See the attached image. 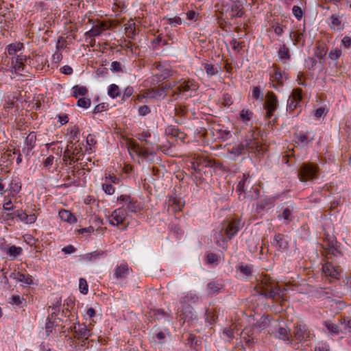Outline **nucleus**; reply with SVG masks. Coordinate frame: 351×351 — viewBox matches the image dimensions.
<instances>
[{
	"mask_svg": "<svg viewBox=\"0 0 351 351\" xmlns=\"http://www.w3.org/2000/svg\"><path fill=\"white\" fill-rule=\"evenodd\" d=\"M243 7L238 2H234L231 7V17H241L244 12L243 11Z\"/></svg>",
	"mask_w": 351,
	"mask_h": 351,
	"instance_id": "obj_30",
	"label": "nucleus"
},
{
	"mask_svg": "<svg viewBox=\"0 0 351 351\" xmlns=\"http://www.w3.org/2000/svg\"><path fill=\"white\" fill-rule=\"evenodd\" d=\"M29 62L28 58L23 55H18L16 58L12 59V66L16 74L23 75L25 64Z\"/></svg>",
	"mask_w": 351,
	"mask_h": 351,
	"instance_id": "obj_13",
	"label": "nucleus"
},
{
	"mask_svg": "<svg viewBox=\"0 0 351 351\" xmlns=\"http://www.w3.org/2000/svg\"><path fill=\"white\" fill-rule=\"evenodd\" d=\"M125 219L126 213L125 212V208H120L112 212L110 222L114 226H119L121 224H125Z\"/></svg>",
	"mask_w": 351,
	"mask_h": 351,
	"instance_id": "obj_17",
	"label": "nucleus"
},
{
	"mask_svg": "<svg viewBox=\"0 0 351 351\" xmlns=\"http://www.w3.org/2000/svg\"><path fill=\"white\" fill-rule=\"evenodd\" d=\"M90 105V100L88 98H80L77 101V106L83 108H88Z\"/></svg>",
	"mask_w": 351,
	"mask_h": 351,
	"instance_id": "obj_55",
	"label": "nucleus"
},
{
	"mask_svg": "<svg viewBox=\"0 0 351 351\" xmlns=\"http://www.w3.org/2000/svg\"><path fill=\"white\" fill-rule=\"evenodd\" d=\"M125 32L126 36L130 38H134L137 34L136 25L132 20L129 21L125 25Z\"/></svg>",
	"mask_w": 351,
	"mask_h": 351,
	"instance_id": "obj_26",
	"label": "nucleus"
},
{
	"mask_svg": "<svg viewBox=\"0 0 351 351\" xmlns=\"http://www.w3.org/2000/svg\"><path fill=\"white\" fill-rule=\"evenodd\" d=\"M150 136L151 134L149 131H144L142 133L138 134L137 138L138 140L144 141L145 144L148 145L149 143L146 138Z\"/></svg>",
	"mask_w": 351,
	"mask_h": 351,
	"instance_id": "obj_64",
	"label": "nucleus"
},
{
	"mask_svg": "<svg viewBox=\"0 0 351 351\" xmlns=\"http://www.w3.org/2000/svg\"><path fill=\"white\" fill-rule=\"evenodd\" d=\"M36 142V134L35 132H30L25 138V145L22 149L23 154L29 157L32 154V151L34 148Z\"/></svg>",
	"mask_w": 351,
	"mask_h": 351,
	"instance_id": "obj_14",
	"label": "nucleus"
},
{
	"mask_svg": "<svg viewBox=\"0 0 351 351\" xmlns=\"http://www.w3.org/2000/svg\"><path fill=\"white\" fill-rule=\"evenodd\" d=\"M129 149L135 152L138 156H142L145 158H148L149 152L147 149L139 145L136 142H130L129 145Z\"/></svg>",
	"mask_w": 351,
	"mask_h": 351,
	"instance_id": "obj_19",
	"label": "nucleus"
},
{
	"mask_svg": "<svg viewBox=\"0 0 351 351\" xmlns=\"http://www.w3.org/2000/svg\"><path fill=\"white\" fill-rule=\"evenodd\" d=\"M252 115V112L249 110L243 109L240 112V118L244 121H250Z\"/></svg>",
	"mask_w": 351,
	"mask_h": 351,
	"instance_id": "obj_56",
	"label": "nucleus"
},
{
	"mask_svg": "<svg viewBox=\"0 0 351 351\" xmlns=\"http://www.w3.org/2000/svg\"><path fill=\"white\" fill-rule=\"evenodd\" d=\"M245 149H247L245 143L241 142L233 146L230 149H228V152L234 156H239L244 154Z\"/></svg>",
	"mask_w": 351,
	"mask_h": 351,
	"instance_id": "obj_27",
	"label": "nucleus"
},
{
	"mask_svg": "<svg viewBox=\"0 0 351 351\" xmlns=\"http://www.w3.org/2000/svg\"><path fill=\"white\" fill-rule=\"evenodd\" d=\"M273 69L274 73L270 75L271 80L272 82H276L278 85L282 86L283 84V76L280 68L277 65L274 64L273 66Z\"/></svg>",
	"mask_w": 351,
	"mask_h": 351,
	"instance_id": "obj_28",
	"label": "nucleus"
},
{
	"mask_svg": "<svg viewBox=\"0 0 351 351\" xmlns=\"http://www.w3.org/2000/svg\"><path fill=\"white\" fill-rule=\"evenodd\" d=\"M150 317L156 321L162 317H169V315L162 309H154L150 311Z\"/></svg>",
	"mask_w": 351,
	"mask_h": 351,
	"instance_id": "obj_35",
	"label": "nucleus"
},
{
	"mask_svg": "<svg viewBox=\"0 0 351 351\" xmlns=\"http://www.w3.org/2000/svg\"><path fill=\"white\" fill-rule=\"evenodd\" d=\"M269 324V319L267 317H261L260 320L256 323V326L260 329H265Z\"/></svg>",
	"mask_w": 351,
	"mask_h": 351,
	"instance_id": "obj_52",
	"label": "nucleus"
},
{
	"mask_svg": "<svg viewBox=\"0 0 351 351\" xmlns=\"http://www.w3.org/2000/svg\"><path fill=\"white\" fill-rule=\"evenodd\" d=\"M204 68L208 75L213 76L218 73V70L212 64L204 63Z\"/></svg>",
	"mask_w": 351,
	"mask_h": 351,
	"instance_id": "obj_49",
	"label": "nucleus"
},
{
	"mask_svg": "<svg viewBox=\"0 0 351 351\" xmlns=\"http://www.w3.org/2000/svg\"><path fill=\"white\" fill-rule=\"evenodd\" d=\"M239 229V220L231 219L223 221L220 230L214 235L215 243L223 250H226L228 240H230Z\"/></svg>",
	"mask_w": 351,
	"mask_h": 351,
	"instance_id": "obj_2",
	"label": "nucleus"
},
{
	"mask_svg": "<svg viewBox=\"0 0 351 351\" xmlns=\"http://www.w3.org/2000/svg\"><path fill=\"white\" fill-rule=\"evenodd\" d=\"M232 48L237 52H239L242 48V43L237 41L236 39H233L230 42Z\"/></svg>",
	"mask_w": 351,
	"mask_h": 351,
	"instance_id": "obj_63",
	"label": "nucleus"
},
{
	"mask_svg": "<svg viewBox=\"0 0 351 351\" xmlns=\"http://www.w3.org/2000/svg\"><path fill=\"white\" fill-rule=\"evenodd\" d=\"M324 242L323 249L328 252V254L337 256V254H340L339 250L336 247L337 240L335 237L326 235Z\"/></svg>",
	"mask_w": 351,
	"mask_h": 351,
	"instance_id": "obj_12",
	"label": "nucleus"
},
{
	"mask_svg": "<svg viewBox=\"0 0 351 351\" xmlns=\"http://www.w3.org/2000/svg\"><path fill=\"white\" fill-rule=\"evenodd\" d=\"M217 162L215 161L207 159L206 158H197L195 162L191 163V174H193L195 179L201 180L202 171L203 167H213V165H216Z\"/></svg>",
	"mask_w": 351,
	"mask_h": 351,
	"instance_id": "obj_7",
	"label": "nucleus"
},
{
	"mask_svg": "<svg viewBox=\"0 0 351 351\" xmlns=\"http://www.w3.org/2000/svg\"><path fill=\"white\" fill-rule=\"evenodd\" d=\"M83 155L80 145L70 141L64 152L62 160L66 164L71 165L77 162Z\"/></svg>",
	"mask_w": 351,
	"mask_h": 351,
	"instance_id": "obj_3",
	"label": "nucleus"
},
{
	"mask_svg": "<svg viewBox=\"0 0 351 351\" xmlns=\"http://www.w3.org/2000/svg\"><path fill=\"white\" fill-rule=\"evenodd\" d=\"M59 216L62 220L70 223H74L77 221L76 217L70 211L66 210L60 211Z\"/></svg>",
	"mask_w": 351,
	"mask_h": 351,
	"instance_id": "obj_32",
	"label": "nucleus"
},
{
	"mask_svg": "<svg viewBox=\"0 0 351 351\" xmlns=\"http://www.w3.org/2000/svg\"><path fill=\"white\" fill-rule=\"evenodd\" d=\"M102 189L108 195H112L114 193V188L108 179L105 178V182L102 184Z\"/></svg>",
	"mask_w": 351,
	"mask_h": 351,
	"instance_id": "obj_47",
	"label": "nucleus"
},
{
	"mask_svg": "<svg viewBox=\"0 0 351 351\" xmlns=\"http://www.w3.org/2000/svg\"><path fill=\"white\" fill-rule=\"evenodd\" d=\"M276 337L284 341H288L289 343H293V339L290 332V330L285 327H279L277 331Z\"/></svg>",
	"mask_w": 351,
	"mask_h": 351,
	"instance_id": "obj_25",
	"label": "nucleus"
},
{
	"mask_svg": "<svg viewBox=\"0 0 351 351\" xmlns=\"http://www.w3.org/2000/svg\"><path fill=\"white\" fill-rule=\"evenodd\" d=\"M293 14L297 19L300 20L303 16V11L300 6L294 5L293 7Z\"/></svg>",
	"mask_w": 351,
	"mask_h": 351,
	"instance_id": "obj_59",
	"label": "nucleus"
},
{
	"mask_svg": "<svg viewBox=\"0 0 351 351\" xmlns=\"http://www.w3.org/2000/svg\"><path fill=\"white\" fill-rule=\"evenodd\" d=\"M79 289L82 294H87L88 291V285L84 278H80L79 280Z\"/></svg>",
	"mask_w": 351,
	"mask_h": 351,
	"instance_id": "obj_50",
	"label": "nucleus"
},
{
	"mask_svg": "<svg viewBox=\"0 0 351 351\" xmlns=\"http://www.w3.org/2000/svg\"><path fill=\"white\" fill-rule=\"evenodd\" d=\"M23 48V44L21 43H14L7 46V51L9 56H15L18 51Z\"/></svg>",
	"mask_w": 351,
	"mask_h": 351,
	"instance_id": "obj_33",
	"label": "nucleus"
},
{
	"mask_svg": "<svg viewBox=\"0 0 351 351\" xmlns=\"http://www.w3.org/2000/svg\"><path fill=\"white\" fill-rule=\"evenodd\" d=\"M169 205L174 211H180L184 206V202L176 197H170L169 200Z\"/></svg>",
	"mask_w": 351,
	"mask_h": 351,
	"instance_id": "obj_34",
	"label": "nucleus"
},
{
	"mask_svg": "<svg viewBox=\"0 0 351 351\" xmlns=\"http://www.w3.org/2000/svg\"><path fill=\"white\" fill-rule=\"evenodd\" d=\"M278 56L282 60H289L290 58L289 50L283 45L278 51Z\"/></svg>",
	"mask_w": 351,
	"mask_h": 351,
	"instance_id": "obj_45",
	"label": "nucleus"
},
{
	"mask_svg": "<svg viewBox=\"0 0 351 351\" xmlns=\"http://www.w3.org/2000/svg\"><path fill=\"white\" fill-rule=\"evenodd\" d=\"M108 93L112 98H115L121 95V91L117 85L111 84L108 88Z\"/></svg>",
	"mask_w": 351,
	"mask_h": 351,
	"instance_id": "obj_43",
	"label": "nucleus"
},
{
	"mask_svg": "<svg viewBox=\"0 0 351 351\" xmlns=\"http://www.w3.org/2000/svg\"><path fill=\"white\" fill-rule=\"evenodd\" d=\"M118 201L123 202V207L125 211L128 210L130 213H137L140 210V206L136 201H134L130 196L121 195L118 197Z\"/></svg>",
	"mask_w": 351,
	"mask_h": 351,
	"instance_id": "obj_11",
	"label": "nucleus"
},
{
	"mask_svg": "<svg viewBox=\"0 0 351 351\" xmlns=\"http://www.w3.org/2000/svg\"><path fill=\"white\" fill-rule=\"evenodd\" d=\"M206 261L209 264L217 263L218 262V256L216 254L209 252L206 254Z\"/></svg>",
	"mask_w": 351,
	"mask_h": 351,
	"instance_id": "obj_60",
	"label": "nucleus"
},
{
	"mask_svg": "<svg viewBox=\"0 0 351 351\" xmlns=\"http://www.w3.org/2000/svg\"><path fill=\"white\" fill-rule=\"evenodd\" d=\"M129 274V267L126 264L121 265L114 271V276L117 278H124Z\"/></svg>",
	"mask_w": 351,
	"mask_h": 351,
	"instance_id": "obj_29",
	"label": "nucleus"
},
{
	"mask_svg": "<svg viewBox=\"0 0 351 351\" xmlns=\"http://www.w3.org/2000/svg\"><path fill=\"white\" fill-rule=\"evenodd\" d=\"M22 252L23 250L21 247L15 245H12L8 249V254L14 258L20 255Z\"/></svg>",
	"mask_w": 351,
	"mask_h": 351,
	"instance_id": "obj_42",
	"label": "nucleus"
},
{
	"mask_svg": "<svg viewBox=\"0 0 351 351\" xmlns=\"http://www.w3.org/2000/svg\"><path fill=\"white\" fill-rule=\"evenodd\" d=\"M17 153L18 152L15 149L13 150L8 149L3 153L1 158L3 160V161H10V162H12Z\"/></svg>",
	"mask_w": 351,
	"mask_h": 351,
	"instance_id": "obj_37",
	"label": "nucleus"
},
{
	"mask_svg": "<svg viewBox=\"0 0 351 351\" xmlns=\"http://www.w3.org/2000/svg\"><path fill=\"white\" fill-rule=\"evenodd\" d=\"M206 320L210 324H213L215 323L217 315L216 314V311L214 309H207L206 311Z\"/></svg>",
	"mask_w": 351,
	"mask_h": 351,
	"instance_id": "obj_39",
	"label": "nucleus"
},
{
	"mask_svg": "<svg viewBox=\"0 0 351 351\" xmlns=\"http://www.w3.org/2000/svg\"><path fill=\"white\" fill-rule=\"evenodd\" d=\"M330 20H331V24H332L331 28H332V29L339 28L341 26V21L339 19V16H337L335 14H332L330 16Z\"/></svg>",
	"mask_w": 351,
	"mask_h": 351,
	"instance_id": "obj_57",
	"label": "nucleus"
},
{
	"mask_svg": "<svg viewBox=\"0 0 351 351\" xmlns=\"http://www.w3.org/2000/svg\"><path fill=\"white\" fill-rule=\"evenodd\" d=\"M180 317L182 319H184V322H185L186 320L191 319L193 318L191 307L190 306H187L185 308V311H182Z\"/></svg>",
	"mask_w": 351,
	"mask_h": 351,
	"instance_id": "obj_44",
	"label": "nucleus"
},
{
	"mask_svg": "<svg viewBox=\"0 0 351 351\" xmlns=\"http://www.w3.org/2000/svg\"><path fill=\"white\" fill-rule=\"evenodd\" d=\"M73 96L78 97L79 96H84L86 95L88 90L85 86H75L73 88Z\"/></svg>",
	"mask_w": 351,
	"mask_h": 351,
	"instance_id": "obj_41",
	"label": "nucleus"
},
{
	"mask_svg": "<svg viewBox=\"0 0 351 351\" xmlns=\"http://www.w3.org/2000/svg\"><path fill=\"white\" fill-rule=\"evenodd\" d=\"M302 100L301 95V90L300 89H293L291 93V95L289 97L287 101V110L293 111L298 104V103Z\"/></svg>",
	"mask_w": 351,
	"mask_h": 351,
	"instance_id": "obj_18",
	"label": "nucleus"
},
{
	"mask_svg": "<svg viewBox=\"0 0 351 351\" xmlns=\"http://www.w3.org/2000/svg\"><path fill=\"white\" fill-rule=\"evenodd\" d=\"M273 245L277 247L280 250H286L289 247V243L285 239V235L282 234L275 235Z\"/></svg>",
	"mask_w": 351,
	"mask_h": 351,
	"instance_id": "obj_21",
	"label": "nucleus"
},
{
	"mask_svg": "<svg viewBox=\"0 0 351 351\" xmlns=\"http://www.w3.org/2000/svg\"><path fill=\"white\" fill-rule=\"evenodd\" d=\"M340 322L341 324L345 325V329L351 332V317H343L340 319Z\"/></svg>",
	"mask_w": 351,
	"mask_h": 351,
	"instance_id": "obj_62",
	"label": "nucleus"
},
{
	"mask_svg": "<svg viewBox=\"0 0 351 351\" xmlns=\"http://www.w3.org/2000/svg\"><path fill=\"white\" fill-rule=\"evenodd\" d=\"M29 64L34 66L36 70H43L47 62V59L43 56H36L33 58H28Z\"/></svg>",
	"mask_w": 351,
	"mask_h": 351,
	"instance_id": "obj_20",
	"label": "nucleus"
},
{
	"mask_svg": "<svg viewBox=\"0 0 351 351\" xmlns=\"http://www.w3.org/2000/svg\"><path fill=\"white\" fill-rule=\"evenodd\" d=\"M207 287L210 293H215L221 289V285L215 282H210L208 284Z\"/></svg>",
	"mask_w": 351,
	"mask_h": 351,
	"instance_id": "obj_54",
	"label": "nucleus"
},
{
	"mask_svg": "<svg viewBox=\"0 0 351 351\" xmlns=\"http://www.w3.org/2000/svg\"><path fill=\"white\" fill-rule=\"evenodd\" d=\"M75 176V171L74 170H72L71 171V175H67L64 179L63 180L65 181V183H64L62 186H64V187H69L72 184H75V180L72 178V176Z\"/></svg>",
	"mask_w": 351,
	"mask_h": 351,
	"instance_id": "obj_53",
	"label": "nucleus"
},
{
	"mask_svg": "<svg viewBox=\"0 0 351 351\" xmlns=\"http://www.w3.org/2000/svg\"><path fill=\"white\" fill-rule=\"evenodd\" d=\"M294 45H304L303 34L299 32H293L291 34Z\"/></svg>",
	"mask_w": 351,
	"mask_h": 351,
	"instance_id": "obj_40",
	"label": "nucleus"
},
{
	"mask_svg": "<svg viewBox=\"0 0 351 351\" xmlns=\"http://www.w3.org/2000/svg\"><path fill=\"white\" fill-rule=\"evenodd\" d=\"M2 217L5 220L12 219L15 217H18L21 221H24L26 223H33L36 221V217L35 215H28L25 212L22 210H17L12 213L3 214Z\"/></svg>",
	"mask_w": 351,
	"mask_h": 351,
	"instance_id": "obj_8",
	"label": "nucleus"
},
{
	"mask_svg": "<svg viewBox=\"0 0 351 351\" xmlns=\"http://www.w3.org/2000/svg\"><path fill=\"white\" fill-rule=\"evenodd\" d=\"M104 254L103 252L95 251L91 253L84 254L81 256V259L84 261H91L99 258Z\"/></svg>",
	"mask_w": 351,
	"mask_h": 351,
	"instance_id": "obj_36",
	"label": "nucleus"
},
{
	"mask_svg": "<svg viewBox=\"0 0 351 351\" xmlns=\"http://www.w3.org/2000/svg\"><path fill=\"white\" fill-rule=\"evenodd\" d=\"M322 272L326 276H330L334 279H339L341 269L339 266H334L331 263L326 262L322 266Z\"/></svg>",
	"mask_w": 351,
	"mask_h": 351,
	"instance_id": "obj_15",
	"label": "nucleus"
},
{
	"mask_svg": "<svg viewBox=\"0 0 351 351\" xmlns=\"http://www.w3.org/2000/svg\"><path fill=\"white\" fill-rule=\"evenodd\" d=\"M327 51L328 48L325 44H319L315 47L314 56L319 60H322L326 56Z\"/></svg>",
	"mask_w": 351,
	"mask_h": 351,
	"instance_id": "obj_31",
	"label": "nucleus"
},
{
	"mask_svg": "<svg viewBox=\"0 0 351 351\" xmlns=\"http://www.w3.org/2000/svg\"><path fill=\"white\" fill-rule=\"evenodd\" d=\"M245 143L247 149L250 152L263 154L266 149L265 145L258 139L255 132L253 130H250L245 136Z\"/></svg>",
	"mask_w": 351,
	"mask_h": 351,
	"instance_id": "obj_5",
	"label": "nucleus"
},
{
	"mask_svg": "<svg viewBox=\"0 0 351 351\" xmlns=\"http://www.w3.org/2000/svg\"><path fill=\"white\" fill-rule=\"evenodd\" d=\"M108 28V25L107 23L104 22H100L94 25L87 34H88L90 36H98L103 32V31L107 29Z\"/></svg>",
	"mask_w": 351,
	"mask_h": 351,
	"instance_id": "obj_24",
	"label": "nucleus"
},
{
	"mask_svg": "<svg viewBox=\"0 0 351 351\" xmlns=\"http://www.w3.org/2000/svg\"><path fill=\"white\" fill-rule=\"evenodd\" d=\"M75 337L82 341L87 339L90 335V331L85 324L79 325L77 328L75 327Z\"/></svg>",
	"mask_w": 351,
	"mask_h": 351,
	"instance_id": "obj_22",
	"label": "nucleus"
},
{
	"mask_svg": "<svg viewBox=\"0 0 351 351\" xmlns=\"http://www.w3.org/2000/svg\"><path fill=\"white\" fill-rule=\"evenodd\" d=\"M250 178V173H243L241 180L238 183L237 191L241 193L250 192L253 188V182Z\"/></svg>",
	"mask_w": 351,
	"mask_h": 351,
	"instance_id": "obj_16",
	"label": "nucleus"
},
{
	"mask_svg": "<svg viewBox=\"0 0 351 351\" xmlns=\"http://www.w3.org/2000/svg\"><path fill=\"white\" fill-rule=\"evenodd\" d=\"M254 290L259 295L266 298L271 299L274 302H278L280 300H285L282 290L280 289L278 284L269 276H264L261 277Z\"/></svg>",
	"mask_w": 351,
	"mask_h": 351,
	"instance_id": "obj_1",
	"label": "nucleus"
},
{
	"mask_svg": "<svg viewBox=\"0 0 351 351\" xmlns=\"http://www.w3.org/2000/svg\"><path fill=\"white\" fill-rule=\"evenodd\" d=\"M10 277L19 282L24 283L26 285H31L33 284L32 276L29 274L26 275L20 272H14L11 274Z\"/></svg>",
	"mask_w": 351,
	"mask_h": 351,
	"instance_id": "obj_23",
	"label": "nucleus"
},
{
	"mask_svg": "<svg viewBox=\"0 0 351 351\" xmlns=\"http://www.w3.org/2000/svg\"><path fill=\"white\" fill-rule=\"evenodd\" d=\"M278 99L273 92H268L266 95L265 108L267 110L266 117L270 119L278 107Z\"/></svg>",
	"mask_w": 351,
	"mask_h": 351,
	"instance_id": "obj_9",
	"label": "nucleus"
},
{
	"mask_svg": "<svg viewBox=\"0 0 351 351\" xmlns=\"http://www.w3.org/2000/svg\"><path fill=\"white\" fill-rule=\"evenodd\" d=\"M192 83L190 81L184 82L178 85L176 90H174V93H181L189 91L191 89V86H192Z\"/></svg>",
	"mask_w": 351,
	"mask_h": 351,
	"instance_id": "obj_38",
	"label": "nucleus"
},
{
	"mask_svg": "<svg viewBox=\"0 0 351 351\" xmlns=\"http://www.w3.org/2000/svg\"><path fill=\"white\" fill-rule=\"evenodd\" d=\"M320 298L330 299L334 296V293L330 289L323 288L320 289L319 292Z\"/></svg>",
	"mask_w": 351,
	"mask_h": 351,
	"instance_id": "obj_51",
	"label": "nucleus"
},
{
	"mask_svg": "<svg viewBox=\"0 0 351 351\" xmlns=\"http://www.w3.org/2000/svg\"><path fill=\"white\" fill-rule=\"evenodd\" d=\"M324 324L330 332L336 335L339 333L340 330L339 326L332 322L326 321Z\"/></svg>",
	"mask_w": 351,
	"mask_h": 351,
	"instance_id": "obj_46",
	"label": "nucleus"
},
{
	"mask_svg": "<svg viewBox=\"0 0 351 351\" xmlns=\"http://www.w3.org/2000/svg\"><path fill=\"white\" fill-rule=\"evenodd\" d=\"M167 88L165 86H158L155 88L148 89L142 95L138 96V99L142 101L143 98L156 99L164 98L167 95Z\"/></svg>",
	"mask_w": 351,
	"mask_h": 351,
	"instance_id": "obj_10",
	"label": "nucleus"
},
{
	"mask_svg": "<svg viewBox=\"0 0 351 351\" xmlns=\"http://www.w3.org/2000/svg\"><path fill=\"white\" fill-rule=\"evenodd\" d=\"M21 189V184L20 182L13 180L10 184V190L14 193L16 194L19 193Z\"/></svg>",
	"mask_w": 351,
	"mask_h": 351,
	"instance_id": "obj_48",
	"label": "nucleus"
},
{
	"mask_svg": "<svg viewBox=\"0 0 351 351\" xmlns=\"http://www.w3.org/2000/svg\"><path fill=\"white\" fill-rule=\"evenodd\" d=\"M341 56V49L336 48L335 49H332L329 53V58L331 60H336L340 58Z\"/></svg>",
	"mask_w": 351,
	"mask_h": 351,
	"instance_id": "obj_58",
	"label": "nucleus"
},
{
	"mask_svg": "<svg viewBox=\"0 0 351 351\" xmlns=\"http://www.w3.org/2000/svg\"><path fill=\"white\" fill-rule=\"evenodd\" d=\"M314 335L309 330L308 327L302 323H297L293 330V339L296 340L298 343H303L310 341Z\"/></svg>",
	"mask_w": 351,
	"mask_h": 351,
	"instance_id": "obj_6",
	"label": "nucleus"
},
{
	"mask_svg": "<svg viewBox=\"0 0 351 351\" xmlns=\"http://www.w3.org/2000/svg\"><path fill=\"white\" fill-rule=\"evenodd\" d=\"M319 167L311 162L302 163L298 169V178L302 182H307L317 178Z\"/></svg>",
	"mask_w": 351,
	"mask_h": 351,
	"instance_id": "obj_4",
	"label": "nucleus"
},
{
	"mask_svg": "<svg viewBox=\"0 0 351 351\" xmlns=\"http://www.w3.org/2000/svg\"><path fill=\"white\" fill-rule=\"evenodd\" d=\"M176 114L180 116H184L187 112V108L185 106L178 105L175 108Z\"/></svg>",
	"mask_w": 351,
	"mask_h": 351,
	"instance_id": "obj_61",
	"label": "nucleus"
}]
</instances>
